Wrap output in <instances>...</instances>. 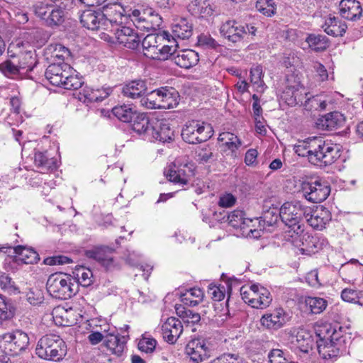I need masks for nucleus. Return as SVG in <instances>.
<instances>
[{"instance_id":"1","label":"nucleus","mask_w":363,"mask_h":363,"mask_svg":"<svg viewBox=\"0 0 363 363\" xmlns=\"http://www.w3.org/2000/svg\"><path fill=\"white\" fill-rule=\"evenodd\" d=\"M317 348L323 359L337 357L345 350V335L341 327L325 325L316 330Z\"/></svg>"},{"instance_id":"2","label":"nucleus","mask_w":363,"mask_h":363,"mask_svg":"<svg viewBox=\"0 0 363 363\" xmlns=\"http://www.w3.org/2000/svg\"><path fill=\"white\" fill-rule=\"evenodd\" d=\"M133 130L138 134H143L152 141L169 143L174 138V132L166 120L150 118L145 113H139L135 117Z\"/></svg>"},{"instance_id":"3","label":"nucleus","mask_w":363,"mask_h":363,"mask_svg":"<svg viewBox=\"0 0 363 363\" xmlns=\"http://www.w3.org/2000/svg\"><path fill=\"white\" fill-rule=\"evenodd\" d=\"M310 207L306 206L299 201L284 203L279 211L282 222L288 227L289 236L296 238L303 233L302 220L308 216Z\"/></svg>"},{"instance_id":"4","label":"nucleus","mask_w":363,"mask_h":363,"mask_svg":"<svg viewBox=\"0 0 363 363\" xmlns=\"http://www.w3.org/2000/svg\"><path fill=\"white\" fill-rule=\"evenodd\" d=\"M74 72L67 63L53 62L48 67L45 75L54 86L65 89H77L82 86L83 82Z\"/></svg>"},{"instance_id":"5","label":"nucleus","mask_w":363,"mask_h":363,"mask_svg":"<svg viewBox=\"0 0 363 363\" xmlns=\"http://www.w3.org/2000/svg\"><path fill=\"white\" fill-rule=\"evenodd\" d=\"M46 286L48 293L59 299L70 298L78 291L76 279L71 275L63 273L51 274L47 281Z\"/></svg>"},{"instance_id":"6","label":"nucleus","mask_w":363,"mask_h":363,"mask_svg":"<svg viewBox=\"0 0 363 363\" xmlns=\"http://www.w3.org/2000/svg\"><path fill=\"white\" fill-rule=\"evenodd\" d=\"M340 157V147L331 140L315 136L313 153L309 162L315 165L326 167L334 163Z\"/></svg>"},{"instance_id":"7","label":"nucleus","mask_w":363,"mask_h":363,"mask_svg":"<svg viewBox=\"0 0 363 363\" xmlns=\"http://www.w3.org/2000/svg\"><path fill=\"white\" fill-rule=\"evenodd\" d=\"M65 342L58 335H46L42 337L38 342L35 353L40 358L59 362L66 354Z\"/></svg>"},{"instance_id":"8","label":"nucleus","mask_w":363,"mask_h":363,"mask_svg":"<svg viewBox=\"0 0 363 363\" xmlns=\"http://www.w3.org/2000/svg\"><path fill=\"white\" fill-rule=\"evenodd\" d=\"M164 38L162 36L154 34H149L144 38L141 42L144 55L153 60H167L176 51L178 44L174 41L169 40V44L162 45L161 41Z\"/></svg>"},{"instance_id":"9","label":"nucleus","mask_w":363,"mask_h":363,"mask_svg":"<svg viewBox=\"0 0 363 363\" xmlns=\"http://www.w3.org/2000/svg\"><path fill=\"white\" fill-rule=\"evenodd\" d=\"M298 193L311 203H320L325 201L330 193L329 184L323 179L315 181H299Z\"/></svg>"},{"instance_id":"10","label":"nucleus","mask_w":363,"mask_h":363,"mask_svg":"<svg viewBox=\"0 0 363 363\" xmlns=\"http://www.w3.org/2000/svg\"><path fill=\"white\" fill-rule=\"evenodd\" d=\"M195 169V164L184 158L170 164L166 175L171 182L184 186L189 184L191 178L194 176Z\"/></svg>"},{"instance_id":"11","label":"nucleus","mask_w":363,"mask_h":363,"mask_svg":"<svg viewBox=\"0 0 363 363\" xmlns=\"http://www.w3.org/2000/svg\"><path fill=\"white\" fill-rule=\"evenodd\" d=\"M213 129L210 124L192 121L186 123L182 131L183 140L189 144L205 142L213 135Z\"/></svg>"},{"instance_id":"12","label":"nucleus","mask_w":363,"mask_h":363,"mask_svg":"<svg viewBox=\"0 0 363 363\" xmlns=\"http://www.w3.org/2000/svg\"><path fill=\"white\" fill-rule=\"evenodd\" d=\"M28 344V335L21 330H16L0 336V349L3 350L6 357L17 355L25 350Z\"/></svg>"},{"instance_id":"13","label":"nucleus","mask_w":363,"mask_h":363,"mask_svg":"<svg viewBox=\"0 0 363 363\" xmlns=\"http://www.w3.org/2000/svg\"><path fill=\"white\" fill-rule=\"evenodd\" d=\"M303 94H306L304 88L301 83V77L294 73L286 75L285 87L281 98L289 106H294L303 102Z\"/></svg>"},{"instance_id":"14","label":"nucleus","mask_w":363,"mask_h":363,"mask_svg":"<svg viewBox=\"0 0 363 363\" xmlns=\"http://www.w3.org/2000/svg\"><path fill=\"white\" fill-rule=\"evenodd\" d=\"M35 15L43 20L48 26H58L63 23L65 11L43 1H38L33 6Z\"/></svg>"},{"instance_id":"15","label":"nucleus","mask_w":363,"mask_h":363,"mask_svg":"<svg viewBox=\"0 0 363 363\" xmlns=\"http://www.w3.org/2000/svg\"><path fill=\"white\" fill-rule=\"evenodd\" d=\"M21 101L19 98L13 96L8 103L5 100H0V123L10 126L18 125L23 121L20 115Z\"/></svg>"},{"instance_id":"16","label":"nucleus","mask_w":363,"mask_h":363,"mask_svg":"<svg viewBox=\"0 0 363 363\" xmlns=\"http://www.w3.org/2000/svg\"><path fill=\"white\" fill-rule=\"evenodd\" d=\"M127 11L121 4L118 3L107 4L103 7L102 13L105 25L109 23L117 28L128 23L132 19V12Z\"/></svg>"},{"instance_id":"17","label":"nucleus","mask_w":363,"mask_h":363,"mask_svg":"<svg viewBox=\"0 0 363 363\" xmlns=\"http://www.w3.org/2000/svg\"><path fill=\"white\" fill-rule=\"evenodd\" d=\"M254 221L257 222V218L253 220L245 218L244 211L238 209L234 210L228 216V222L230 226L240 228L247 236L257 238L261 236V230L252 228Z\"/></svg>"},{"instance_id":"18","label":"nucleus","mask_w":363,"mask_h":363,"mask_svg":"<svg viewBox=\"0 0 363 363\" xmlns=\"http://www.w3.org/2000/svg\"><path fill=\"white\" fill-rule=\"evenodd\" d=\"M131 21L137 27L146 30L155 29L162 24V18L152 9L132 11Z\"/></svg>"},{"instance_id":"19","label":"nucleus","mask_w":363,"mask_h":363,"mask_svg":"<svg viewBox=\"0 0 363 363\" xmlns=\"http://www.w3.org/2000/svg\"><path fill=\"white\" fill-rule=\"evenodd\" d=\"M184 330L180 320L169 317L161 323V333L163 339L169 344H174Z\"/></svg>"},{"instance_id":"20","label":"nucleus","mask_w":363,"mask_h":363,"mask_svg":"<svg viewBox=\"0 0 363 363\" xmlns=\"http://www.w3.org/2000/svg\"><path fill=\"white\" fill-rule=\"evenodd\" d=\"M332 216L329 210L323 206L316 207L315 210L310 208L308 216L305 219L313 228L322 230L331 220Z\"/></svg>"},{"instance_id":"21","label":"nucleus","mask_w":363,"mask_h":363,"mask_svg":"<svg viewBox=\"0 0 363 363\" xmlns=\"http://www.w3.org/2000/svg\"><path fill=\"white\" fill-rule=\"evenodd\" d=\"M115 36L119 44L129 49L138 48L141 43L138 32L128 26H121L116 28Z\"/></svg>"},{"instance_id":"22","label":"nucleus","mask_w":363,"mask_h":363,"mask_svg":"<svg viewBox=\"0 0 363 363\" xmlns=\"http://www.w3.org/2000/svg\"><path fill=\"white\" fill-rule=\"evenodd\" d=\"M208 347L203 338L191 340L185 348L186 354L195 363L203 361L207 357Z\"/></svg>"},{"instance_id":"23","label":"nucleus","mask_w":363,"mask_h":363,"mask_svg":"<svg viewBox=\"0 0 363 363\" xmlns=\"http://www.w3.org/2000/svg\"><path fill=\"white\" fill-rule=\"evenodd\" d=\"M220 33L233 43L242 40L247 35L245 27L235 21H228L220 27Z\"/></svg>"},{"instance_id":"24","label":"nucleus","mask_w":363,"mask_h":363,"mask_svg":"<svg viewBox=\"0 0 363 363\" xmlns=\"http://www.w3.org/2000/svg\"><path fill=\"white\" fill-rule=\"evenodd\" d=\"M218 140L221 143L220 147L226 155L237 157L238 150L242 144L237 135L230 132H223L219 135Z\"/></svg>"},{"instance_id":"25","label":"nucleus","mask_w":363,"mask_h":363,"mask_svg":"<svg viewBox=\"0 0 363 363\" xmlns=\"http://www.w3.org/2000/svg\"><path fill=\"white\" fill-rule=\"evenodd\" d=\"M340 16L350 21H356L362 15V8L357 0H341L339 4Z\"/></svg>"},{"instance_id":"26","label":"nucleus","mask_w":363,"mask_h":363,"mask_svg":"<svg viewBox=\"0 0 363 363\" xmlns=\"http://www.w3.org/2000/svg\"><path fill=\"white\" fill-rule=\"evenodd\" d=\"M285 312L281 308H276L271 313L262 315L260 323L262 326L269 330H277L285 324Z\"/></svg>"},{"instance_id":"27","label":"nucleus","mask_w":363,"mask_h":363,"mask_svg":"<svg viewBox=\"0 0 363 363\" xmlns=\"http://www.w3.org/2000/svg\"><path fill=\"white\" fill-rule=\"evenodd\" d=\"M172 56V61L179 67L184 69H190L197 65L199 61V54L193 50H184L179 51L176 55V51Z\"/></svg>"},{"instance_id":"28","label":"nucleus","mask_w":363,"mask_h":363,"mask_svg":"<svg viewBox=\"0 0 363 363\" xmlns=\"http://www.w3.org/2000/svg\"><path fill=\"white\" fill-rule=\"evenodd\" d=\"M80 22L84 27L90 30H97L102 26H105L102 12L92 9H86L82 13Z\"/></svg>"},{"instance_id":"29","label":"nucleus","mask_w":363,"mask_h":363,"mask_svg":"<svg viewBox=\"0 0 363 363\" xmlns=\"http://www.w3.org/2000/svg\"><path fill=\"white\" fill-rule=\"evenodd\" d=\"M112 89L111 87L102 89H94L92 87L86 86L80 92V100H84L85 103L99 102L107 98Z\"/></svg>"},{"instance_id":"30","label":"nucleus","mask_w":363,"mask_h":363,"mask_svg":"<svg viewBox=\"0 0 363 363\" xmlns=\"http://www.w3.org/2000/svg\"><path fill=\"white\" fill-rule=\"evenodd\" d=\"M172 32L173 35V39L175 43H177L175 38L182 40L189 39L193 32V27L191 23H190L186 18H180L174 21L172 26Z\"/></svg>"},{"instance_id":"31","label":"nucleus","mask_w":363,"mask_h":363,"mask_svg":"<svg viewBox=\"0 0 363 363\" xmlns=\"http://www.w3.org/2000/svg\"><path fill=\"white\" fill-rule=\"evenodd\" d=\"M147 91L146 82L142 79H135L125 84L122 88L124 96L130 99L142 97Z\"/></svg>"},{"instance_id":"32","label":"nucleus","mask_w":363,"mask_h":363,"mask_svg":"<svg viewBox=\"0 0 363 363\" xmlns=\"http://www.w3.org/2000/svg\"><path fill=\"white\" fill-rule=\"evenodd\" d=\"M343 121V116L340 112L335 111L319 118L316 125L318 128L330 130L340 127Z\"/></svg>"},{"instance_id":"33","label":"nucleus","mask_w":363,"mask_h":363,"mask_svg":"<svg viewBox=\"0 0 363 363\" xmlns=\"http://www.w3.org/2000/svg\"><path fill=\"white\" fill-rule=\"evenodd\" d=\"M160 95V109H170L175 107L179 104V93L173 88L161 87Z\"/></svg>"},{"instance_id":"34","label":"nucleus","mask_w":363,"mask_h":363,"mask_svg":"<svg viewBox=\"0 0 363 363\" xmlns=\"http://www.w3.org/2000/svg\"><path fill=\"white\" fill-rule=\"evenodd\" d=\"M292 343L304 353H308L313 346V339L311 333L306 330L301 329L293 337Z\"/></svg>"},{"instance_id":"35","label":"nucleus","mask_w":363,"mask_h":363,"mask_svg":"<svg viewBox=\"0 0 363 363\" xmlns=\"http://www.w3.org/2000/svg\"><path fill=\"white\" fill-rule=\"evenodd\" d=\"M89 257L94 258L101 264L107 270H112L118 267L111 252L106 253L105 248H97L88 252Z\"/></svg>"},{"instance_id":"36","label":"nucleus","mask_w":363,"mask_h":363,"mask_svg":"<svg viewBox=\"0 0 363 363\" xmlns=\"http://www.w3.org/2000/svg\"><path fill=\"white\" fill-rule=\"evenodd\" d=\"M325 32L332 36H342L347 29L346 24L335 16H330L323 26Z\"/></svg>"},{"instance_id":"37","label":"nucleus","mask_w":363,"mask_h":363,"mask_svg":"<svg viewBox=\"0 0 363 363\" xmlns=\"http://www.w3.org/2000/svg\"><path fill=\"white\" fill-rule=\"evenodd\" d=\"M106 347L114 354L121 356L125 347V337L118 334H108L105 336Z\"/></svg>"},{"instance_id":"38","label":"nucleus","mask_w":363,"mask_h":363,"mask_svg":"<svg viewBox=\"0 0 363 363\" xmlns=\"http://www.w3.org/2000/svg\"><path fill=\"white\" fill-rule=\"evenodd\" d=\"M255 292L257 296L253 297L250 306L252 308L261 309L268 307L272 301L269 291L267 289L257 285V289Z\"/></svg>"},{"instance_id":"39","label":"nucleus","mask_w":363,"mask_h":363,"mask_svg":"<svg viewBox=\"0 0 363 363\" xmlns=\"http://www.w3.org/2000/svg\"><path fill=\"white\" fill-rule=\"evenodd\" d=\"M13 250L17 260L23 263L34 264L40 259L38 254L32 248L18 245Z\"/></svg>"},{"instance_id":"40","label":"nucleus","mask_w":363,"mask_h":363,"mask_svg":"<svg viewBox=\"0 0 363 363\" xmlns=\"http://www.w3.org/2000/svg\"><path fill=\"white\" fill-rule=\"evenodd\" d=\"M34 163L40 171H48L57 167V161L54 157H50L48 152L37 151L34 155Z\"/></svg>"},{"instance_id":"41","label":"nucleus","mask_w":363,"mask_h":363,"mask_svg":"<svg viewBox=\"0 0 363 363\" xmlns=\"http://www.w3.org/2000/svg\"><path fill=\"white\" fill-rule=\"evenodd\" d=\"M203 298V292L199 288H191L182 294L181 301L188 306L198 305Z\"/></svg>"},{"instance_id":"42","label":"nucleus","mask_w":363,"mask_h":363,"mask_svg":"<svg viewBox=\"0 0 363 363\" xmlns=\"http://www.w3.org/2000/svg\"><path fill=\"white\" fill-rule=\"evenodd\" d=\"M15 311L11 299L0 294V323L11 319L15 315Z\"/></svg>"},{"instance_id":"43","label":"nucleus","mask_w":363,"mask_h":363,"mask_svg":"<svg viewBox=\"0 0 363 363\" xmlns=\"http://www.w3.org/2000/svg\"><path fill=\"white\" fill-rule=\"evenodd\" d=\"M160 89H155L146 94L140 99L142 106L148 109H160Z\"/></svg>"},{"instance_id":"44","label":"nucleus","mask_w":363,"mask_h":363,"mask_svg":"<svg viewBox=\"0 0 363 363\" xmlns=\"http://www.w3.org/2000/svg\"><path fill=\"white\" fill-rule=\"evenodd\" d=\"M315 138V136L309 137L303 140H298V143L294 145V152L298 156L307 157L309 160V155L313 153Z\"/></svg>"},{"instance_id":"45","label":"nucleus","mask_w":363,"mask_h":363,"mask_svg":"<svg viewBox=\"0 0 363 363\" xmlns=\"http://www.w3.org/2000/svg\"><path fill=\"white\" fill-rule=\"evenodd\" d=\"M306 41L309 48L316 52L323 51L329 47L328 39L323 35L310 34Z\"/></svg>"},{"instance_id":"46","label":"nucleus","mask_w":363,"mask_h":363,"mask_svg":"<svg viewBox=\"0 0 363 363\" xmlns=\"http://www.w3.org/2000/svg\"><path fill=\"white\" fill-rule=\"evenodd\" d=\"M113 114L121 121L129 123L135 114V110L130 105H121L115 106L112 109Z\"/></svg>"},{"instance_id":"47","label":"nucleus","mask_w":363,"mask_h":363,"mask_svg":"<svg viewBox=\"0 0 363 363\" xmlns=\"http://www.w3.org/2000/svg\"><path fill=\"white\" fill-rule=\"evenodd\" d=\"M78 286L80 284L84 287L90 286L92 284L93 274L92 272L84 267H79L75 269L73 272Z\"/></svg>"},{"instance_id":"48","label":"nucleus","mask_w":363,"mask_h":363,"mask_svg":"<svg viewBox=\"0 0 363 363\" xmlns=\"http://www.w3.org/2000/svg\"><path fill=\"white\" fill-rule=\"evenodd\" d=\"M0 72L7 77L14 78L20 73L16 63V56H12L11 60H8L0 63Z\"/></svg>"},{"instance_id":"49","label":"nucleus","mask_w":363,"mask_h":363,"mask_svg":"<svg viewBox=\"0 0 363 363\" xmlns=\"http://www.w3.org/2000/svg\"><path fill=\"white\" fill-rule=\"evenodd\" d=\"M255 8L267 17H272L277 13V4L274 0H257Z\"/></svg>"},{"instance_id":"50","label":"nucleus","mask_w":363,"mask_h":363,"mask_svg":"<svg viewBox=\"0 0 363 363\" xmlns=\"http://www.w3.org/2000/svg\"><path fill=\"white\" fill-rule=\"evenodd\" d=\"M305 303L313 314L321 313L327 307V301L320 297L308 296L306 298Z\"/></svg>"},{"instance_id":"51","label":"nucleus","mask_w":363,"mask_h":363,"mask_svg":"<svg viewBox=\"0 0 363 363\" xmlns=\"http://www.w3.org/2000/svg\"><path fill=\"white\" fill-rule=\"evenodd\" d=\"M263 72L260 66H256L250 69V82L254 86L256 91L262 92L265 87V84L262 80Z\"/></svg>"},{"instance_id":"52","label":"nucleus","mask_w":363,"mask_h":363,"mask_svg":"<svg viewBox=\"0 0 363 363\" xmlns=\"http://www.w3.org/2000/svg\"><path fill=\"white\" fill-rule=\"evenodd\" d=\"M16 57V63L19 70L31 71L35 64V58L33 57L32 53L28 52L26 53H21Z\"/></svg>"},{"instance_id":"53","label":"nucleus","mask_w":363,"mask_h":363,"mask_svg":"<svg viewBox=\"0 0 363 363\" xmlns=\"http://www.w3.org/2000/svg\"><path fill=\"white\" fill-rule=\"evenodd\" d=\"M176 312L183 321L187 323L196 324L201 320V316L199 313H196L182 306L176 307Z\"/></svg>"},{"instance_id":"54","label":"nucleus","mask_w":363,"mask_h":363,"mask_svg":"<svg viewBox=\"0 0 363 363\" xmlns=\"http://www.w3.org/2000/svg\"><path fill=\"white\" fill-rule=\"evenodd\" d=\"M0 288L11 295L18 294L21 292L12 279L6 274L0 275Z\"/></svg>"},{"instance_id":"55","label":"nucleus","mask_w":363,"mask_h":363,"mask_svg":"<svg viewBox=\"0 0 363 363\" xmlns=\"http://www.w3.org/2000/svg\"><path fill=\"white\" fill-rule=\"evenodd\" d=\"M26 300L33 306H39L44 301V294L42 289L37 286L31 287L26 294Z\"/></svg>"},{"instance_id":"56","label":"nucleus","mask_w":363,"mask_h":363,"mask_svg":"<svg viewBox=\"0 0 363 363\" xmlns=\"http://www.w3.org/2000/svg\"><path fill=\"white\" fill-rule=\"evenodd\" d=\"M328 102V101L325 95H316L307 99L306 106H309L311 109L323 111L326 108Z\"/></svg>"},{"instance_id":"57","label":"nucleus","mask_w":363,"mask_h":363,"mask_svg":"<svg viewBox=\"0 0 363 363\" xmlns=\"http://www.w3.org/2000/svg\"><path fill=\"white\" fill-rule=\"evenodd\" d=\"M191 8L196 6L193 9L195 14H199L201 16H211L213 13V9L206 1L194 0L189 6Z\"/></svg>"},{"instance_id":"58","label":"nucleus","mask_w":363,"mask_h":363,"mask_svg":"<svg viewBox=\"0 0 363 363\" xmlns=\"http://www.w3.org/2000/svg\"><path fill=\"white\" fill-rule=\"evenodd\" d=\"M211 363H247L238 354L225 353L213 360Z\"/></svg>"},{"instance_id":"59","label":"nucleus","mask_w":363,"mask_h":363,"mask_svg":"<svg viewBox=\"0 0 363 363\" xmlns=\"http://www.w3.org/2000/svg\"><path fill=\"white\" fill-rule=\"evenodd\" d=\"M157 341L152 337H143L138 342V349L145 353L152 352L156 347Z\"/></svg>"},{"instance_id":"60","label":"nucleus","mask_w":363,"mask_h":363,"mask_svg":"<svg viewBox=\"0 0 363 363\" xmlns=\"http://www.w3.org/2000/svg\"><path fill=\"white\" fill-rule=\"evenodd\" d=\"M208 293L214 301H220L225 296V286L221 284L209 286Z\"/></svg>"},{"instance_id":"61","label":"nucleus","mask_w":363,"mask_h":363,"mask_svg":"<svg viewBox=\"0 0 363 363\" xmlns=\"http://www.w3.org/2000/svg\"><path fill=\"white\" fill-rule=\"evenodd\" d=\"M257 289V284H252L250 286H242L240 289V295L242 296V300L250 305L251 301L253 299V297H256L255 290Z\"/></svg>"},{"instance_id":"62","label":"nucleus","mask_w":363,"mask_h":363,"mask_svg":"<svg viewBox=\"0 0 363 363\" xmlns=\"http://www.w3.org/2000/svg\"><path fill=\"white\" fill-rule=\"evenodd\" d=\"M56 313H60L61 317L62 318H65V323L64 325H74L77 323V318L75 316V311L72 310V308H69L68 310H65L63 308H58L56 310Z\"/></svg>"},{"instance_id":"63","label":"nucleus","mask_w":363,"mask_h":363,"mask_svg":"<svg viewBox=\"0 0 363 363\" xmlns=\"http://www.w3.org/2000/svg\"><path fill=\"white\" fill-rule=\"evenodd\" d=\"M237 199L230 193H224L220 195L218 205L223 208H230L236 203Z\"/></svg>"},{"instance_id":"64","label":"nucleus","mask_w":363,"mask_h":363,"mask_svg":"<svg viewBox=\"0 0 363 363\" xmlns=\"http://www.w3.org/2000/svg\"><path fill=\"white\" fill-rule=\"evenodd\" d=\"M70 56L69 50L61 44H56L53 48L52 57L59 60H67Z\"/></svg>"}]
</instances>
